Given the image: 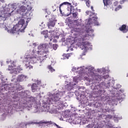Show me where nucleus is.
I'll list each match as a JSON object with an SVG mask.
<instances>
[{
  "instance_id": "obj_54",
  "label": "nucleus",
  "mask_w": 128,
  "mask_h": 128,
  "mask_svg": "<svg viewBox=\"0 0 128 128\" xmlns=\"http://www.w3.org/2000/svg\"><path fill=\"white\" fill-rule=\"evenodd\" d=\"M48 15H46V16H45L46 18H48Z\"/></svg>"
},
{
  "instance_id": "obj_60",
  "label": "nucleus",
  "mask_w": 128,
  "mask_h": 128,
  "mask_svg": "<svg viewBox=\"0 0 128 128\" xmlns=\"http://www.w3.org/2000/svg\"><path fill=\"white\" fill-rule=\"evenodd\" d=\"M20 58H22V57H21Z\"/></svg>"
},
{
  "instance_id": "obj_15",
  "label": "nucleus",
  "mask_w": 128,
  "mask_h": 128,
  "mask_svg": "<svg viewBox=\"0 0 128 128\" xmlns=\"http://www.w3.org/2000/svg\"><path fill=\"white\" fill-rule=\"evenodd\" d=\"M40 80H36V83L33 84L31 86V88L32 92H38L40 88Z\"/></svg>"
},
{
  "instance_id": "obj_31",
  "label": "nucleus",
  "mask_w": 128,
  "mask_h": 128,
  "mask_svg": "<svg viewBox=\"0 0 128 128\" xmlns=\"http://www.w3.org/2000/svg\"><path fill=\"white\" fill-rule=\"evenodd\" d=\"M104 128V124H100V123H98L97 124V128Z\"/></svg>"
},
{
  "instance_id": "obj_50",
  "label": "nucleus",
  "mask_w": 128,
  "mask_h": 128,
  "mask_svg": "<svg viewBox=\"0 0 128 128\" xmlns=\"http://www.w3.org/2000/svg\"><path fill=\"white\" fill-rule=\"evenodd\" d=\"M32 124V122H29V123H28V124Z\"/></svg>"
},
{
  "instance_id": "obj_19",
  "label": "nucleus",
  "mask_w": 128,
  "mask_h": 128,
  "mask_svg": "<svg viewBox=\"0 0 128 128\" xmlns=\"http://www.w3.org/2000/svg\"><path fill=\"white\" fill-rule=\"evenodd\" d=\"M64 4H65L66 6V4H68V6H71L72 4L68 2H64L62 4H61L59 6V10L60 14L62 12V9H60V8H62V6H64Z\"/></svg>"
},
{
  "instance_id": "obj_8",
  "label": "nucleus",
  "mask_w": 128,
  "mask_h": 128,
  "mask_svg": "<svg viewBox=\"0 0 128 128\" xmlns=\"http://www.w3.org/2000/svg\"><path fill=\"white\" fill-rule=\"evenodd\" d=\"M89 106H94V108H97L96 110L98 112H108L112 114H114V110L110 109L108 108H103L102 105L100 102H96V104H90Z\"/></svg>"
},
{
  "instance_id": "obj_63",
  "label": "nucleus",
  "mask_w": 128,
  "mask_h": 128,
  "mask_svg": "<svg viewBox=\"0 0 128 128\" xmlns=\"http://www.w3.org/2000/svg\"><path fill=\"white\" fill-rule=\"evenodd\" d=\"M58 84H56V86H58Z\"/></svg>"
},
{
  "instance_id": "obj_12",
  "label": "nucleus",
  "mask_w": 128,
  "mask_h": 128,
  "mask_svg": "<svg viewBox=\"0 0 128 128\" xmlns=\"http://www.w3.org/2000/svg\"><path fill=\"white\" fill-rule=\"evenodd\" d=\"M40 103L38 102V100H36V102L32 103V106L30 108V110H28V108H22L21 112L22 110H32V112H40Z\"/></svg>"
},
{
  "instance_id": "obj_47",
  "label": "nucleus",
  "mask_w": 128,
  "mask_h": 128,
  "mask_svg": "<svg viewBox=\"0 0 128 128\" xmlns=\"http://www.w3.org/2000/svg\"><path fill=\"white\" fill-rule=\"evenodd\" d=\"M74 112H76V108H74Z\"/></svg>"
},
{
  "instance_id": "obj_52",
  "label": "nucleus",
  "mask_w": 128,
  "mask_h": 128,
  "mask_svg": "<svg viewBox=\"0 0 128 128\" xmlns=\"http://www.w3.org/2000/svg\"><path fill=\"white\" fill-rule=\"evenodd\" d=\"M65 22L66 24V22H68V20H66Z\"/></svg>"
},
{
  "instance_id": "obj_32",
  "label": "nucleus",
  "mask_w": 128,
  "mask_h": 128,
  "mask_svg": "<svg viewBox=\"0 0 128 128\" xmlns=\"http://www.w3.org/2000/svg\"><path fill=\"white\" fill-rule=\"evenodd\" d=\"M120 8H122V6L119 5V6H118L117 8H115V11L118 12V10H120Z\"/></svg>"
},
{
  "instance_id": "obj_20",
  "label": "nucleus",
  "mask_w": 128,
  "mask_h": 128,
  "mask_svg": "<svg viewBox=\"0 0 128 128\" xmlns=\"http://www.w3.org/2000/svg\"><path fill=\"white\" fill-rule=\"evenodd\" d=\"M103 2L104 6H108L112 4V2H110V0H103Z\"/></svg>"
},
{
  "instance_id": "obj_61",
  "label": "nucleus",
  "mask_w": 128,
  "mask_h": 128,
  "mask_svg": "<svg viewBox=\"0 0 128 128\" xmlns=\"http://www.w3.org/2000/svg\"><path fill=\"white\" fill-rule=\"evenodd\" d=\"M76 10H78V8H76Z\"/></svg>"
},
{
  "instance_id": "obj_56",
  "label": "nucleus",
  "mask_w": 128,
  "mask_h": 128,
  "mask_svg": "<svg viewBox=\"0 0 128 128\" xmlns=\"http://www.w3.org/2000/svg\"><path fill=\"white\" fill-rule=\"evenodd\" d=\"M28 20H30V18H28Z\"/></svg>"
},
{
  "instance_id": "obj_30",
  "label": "nucleus",
  "mask_w": 128,
  "mask_h": 128,
  "mask_svg": "<svg viewBox=\"0 0 128 128\" xmlns=\"http://www.w3.org/2000/svg\"><path fill=\"white\" fill-rule=\"evenodd\" d=\"M48 68L50 70L51 72H54V69L52 68V66L50 65L48 66Z\"/></svg>"
},
{
  "instance_id": "obj_43",
  "label": "nucleus",
  "mask_w": 128,
  "mask_h": 128,
  "mask_svg": "<svg viewBox=\"0 0 128 128\" xmlns=\"http://www.w3.org/2000/svg\"><path fill=\"white\" fill-rule=\"evenodd\" d=\"M91 10H92V12H94V7H92V6H91Z\"/></svg>"
},
{
  "instance_id": "obj_55",
  "label": "nucleus",
  "mask_w": 128,
  "mask_h": 128,
  "mask_svg": "<svg viewBox=\"0 0 128 128\" xmlns=\"http://www.w3.org/2000/svg\"><path fill=\"white\" fill-rule=\"evenodd\" d=\"M79 12H80V10H78Z\"/></svg>"
},
{
  "instance_id": "obj_6",
  "label": "nucleus",
  "mask_w": 128,
  "mask_h": 128,
  "mask_svg": "<svg viewBox=\"0 0 128 128\" xmlns=\"http://www.w3.org/2000/svg\"><path fill=\"white\" fill-rule=\"evenodd\" d=\"M66 92L59 90L54 92L53 94L50 92H48L46 97H44L42 100V106L40 108V110L41 112H50V114H52V111L50 108V104H56L60 108H66L68 106L67 104H64V102L60 100V98H64L63 97Z\"/></svg>"
},
{
  "instance_id": "obj_24",
  "label": "nucleus",
  "mask_w": 128,
  "mask_h": 128,
  "mask_svg": "<svg viewBox=\"0 0 128 128\" xmlns=\"http://www.w3.org/2000/svg\"><path fill=\"white\" fill-rule=\"evenodd\" d=\"M105 118L106 120H112V116L110 114H108L107 116L105 115Z\"/></svg>"
},
{
  "instance_id": "obj_10",
  "label": "nucleus",
  "mask_w": 128,
  "mask_h": 128,
  "mask_svg": "<svg viewBox=\"0 0 128 128\" xmlns=\"http://www.w3.org/2000/svg\"><path fill=\"white\" fill-rule=\"evenodd\" d=\"M76 97V100H80V102H81L80 104L78 105L79 108H82V104H86V106H90V104H94V103H88L86 100V96L84 94H80L79 92H75V94Z\"/></svg>"
},
{
  "instance_id": "obj_26",
  "label": "nucleus",
  "mask_w": 128,
  "mask_h": 128,
  "mask_svg": "<svg viewBox=\"0 0 128 128\" xmlns=\"http://www.w3.org/2000/svg\"><path fill=\"white\" fill-rule=\"evenodd\" d=\"M78 78L76 76V77H74L73 78V84H78Z\"/></svg>"
},
{
  "instance_id": "obj_64",
  "label": "nucleus",
  "mask_w": 128,
  "mask_h": 128,
  "mask_svg": "<svg viewBox=\"0 0 128 128\" xmlns=\"http://www.w3.org/2000/svg\"><path fill=\"white\" fill-rule=\"evenodd\" d=\"M66 24H68V23H66Z\"/></svg>"
},
{
  "instance_id": "obj_4",
  "label": "nucleus",
  "mask_w": 128,
  "mask_h": 128,
  "mask_svg": "<svg viewBox=\"0 0 128 128\" xmlns=\"http://www.w3.org/2000/svg\"><path fill=\"white\" fill-rule=\"evenodd\" d=\"M24 86H22L20 84H14V88L12 89V93L10 96L14 99V104L12 108H8L7 112L8 114H12L14 110L16 112L22 111V108H28L30 110L32 108V104L36 102V98L30 96V92L29 90H26L24 92H19L24 90Z\"/></svg>"
},
{
  "instance_id": "obj_11",
  "label": "nucleus",
  "mask_w": 128,
  "mask_h": 128,
  "mask_svg": "<svg viewBox=\"0 0 128 128\" xmlns=\"http://www.w3.org/2000/svg\"><path fill=\"white\" fill-rule=\"evenodd\" d=\"M69 112V114H68ZM69 118L68 122H72L74 124V120H76V118H74V116H70V111H64V112H62V114H61V118H60V120H64V118Z\"/></svg>"
},
{
  "instance_id": "obj_9",
  "label": "nucleus",
  "mask_w": 128,
  "mask_h": 128,
  "mask_svg": "<svg viewBox=\"0 0 128 128\" xmlns=\"http://www.w3.org/2000/svg\"><path fill=\"white\" fill-rule=\"evenodd\" d=\"M10 62L11 65L8 66V70H10V74H18L22 72V68H20V66H18V68H14L16 66V62H12V60H8L6 61V64H8Z\"/></svg>"
},
{
  "instance_id": "obj_51",
  "label": "nucleus",
  "mask_w": 128,
  "mask_h": 128,
  "mask_svg": "<svg viewBox=\"0 0 128 128\" xmlns=\"http://www.w3.org/2000/svg\"><path fill=\"white\" fill-rule=\"evenodd\" d=\"M62 42H64V38H62Z\"/></svg>"
},
{
  "instance_id": "obj_46",
  "label": "nucleus",
  "mask_w": 128,
  "mask_h": 128,
  "mask_svg": "<svg viewBox=\"0 0 128 128\" xmlns=\"http://www.w3.org/2000/svg\"><path fill=\"white\" fill-rule=\"evenodd\" d=\"M42 124H48V122H42Z\"/></svg>"
},
{
  "instance_id": "obj_36",
  "label": "nucleus",
  "mask_w": 128,
  "mask_h": 128,
  "mask_svg": "<svg viewBox=\"0 0 128 128\" xmlns=\"http://www.w3.org/2000/svg\"><path fill=\"white\" fill-rule=\"evenodd\" d=\"M114 120L115 122H118V118L116 116H114Z\"/></svg>"
},
{
  "instance_id": "obj_1",
  "label": "nucleus",
  "mask_w": 128,
  "mask_h": 128,
  "mask_svg": "<svg viewBox=\"0 0 128 128\" xmlns=\"http://www.w3.org/2000/svg\"><path fill=\"white\" fill-rule=\"evenodd\" d=\"M72 70L77 72L80 78L86 82V86H90V88L93 90L91 94V98L92 95L94 94L96 92H98L100 89L102 88V83H100V82H102V80L106 82L104 80L110 79V75L108 73L110 72L108 67L98 68L97 72L100 74L94 73L96 69L92 66H81L78 68L73 67Z\"/></svg>"
},
{
  "instance_id": "obj_59",
  "label": "nucleus",
  "mask_w": 128,
  "mask_h": 128,
  "mask_svg": "<svg viewBox=\"0 0 128 128\" xmlns=\"http://www.w3.org/2000/svg\"><path fill=\"white\" fill-rule=\"evenodd\" d=\"M127 76V78L128 77V74H127V76Z\"/></svg>"
},
{
  "instance_id": "obj_45",
  "label": "nucleus",
  "mask_w": 128,
  "mask_h": 128,
  "mask_svg": "<svg viewBox=\"0 0 128 128\" xmlns=\"http://www.w3.org/2000/svg\"><path fill=\"white\" fill-rule=\"evenodd\" d=\"M2 2H4V0H0Z\"/></svg>"
},
{
  "instance_id": "obj_28",
  "label": "nucleus",
  "mask_w": 128,
  "mask_h": 128,
  "mask_svg": "<svg viewBox=\"0 0 128 128\" xmlns=\"http://www.w3.org/2000/svg\"><path fill=\"white\" fill-rule=\"evenodd\" d=\"M42 10H44V12H46V14H50V10H48V8H44V9H42Z\"/></svg>"
},
{
  "instance_id": "obj_18",
  "label": "nucleus",
  "mask_w": 128,
  "mask_h": 128,
  "mask_svg": "<svg viewBox=\"0 0 128 128\" xmlns=\"http://www.w3.org/2000/svg\"><path fill=\"white\" fill-rule=\"evenodd\" d=\"M32 6H30L27 10V12L22 14V16H27L28 18V16H32V12H30V10H32Z\"/></svg>"
},
{
  "instance_id": "obj_37",
  "label": "nucleus",
  "mask_w": 128,
  "mask_h": 128,
  "mask_svg": "<svg viewBox=\"0 0 128 128\" xmlns=\"http://www.w3.org/2000/svg\"><path fill=\"white\" fill-rule=\"evenodd\" d=\"M68 56H70V54H68L64 55V59H66V58L68 59Z\"/></svg>"
},
{
  "instance_id": "obj_14",
  "label": "nucleus",
  "mask_w": 128,
  "mask_h": 128,
  "mask_svg": "<svg viewBox=\"0 0 128 128\" xmlns=\"http://www.w3.org/2000/svg\"><path fill=\"white\" fill-rule=\"evenodd\" d=\"M65 88L67 90H72L74 88H76V84H74L72 82H71L70 80H66L65 81Z\"/></svg>"
},
{
  "instance_id": "obj_33",
  "label": "nucleus",
  "mask_w": 128,
  "mask_h": 128,
  "mask_svg": "<svg viewBox=\"0 0 128 128\" xmlns=\"http://www.w3.org/2000/svg\"><path fill=\"white\" fill-rule=\"evenodd\" d=\"M90 1L89 0H86V4L88 8H90Z\"/></svg>"
},
{
  "instance_id": "obj_48",
  "label": "nucleus",
  "mask_w": 128,
  "mask_h": 128,
  "mask_svg": "<svg viewBox=\"0 0 128 128\" xmlns=\"http://www.w3.org/2000/svg\"><path fill=\"white\" fill-rule=\"evenodd\" d=\"M44 24V22H42V23H41V24H40V26H42V24Z\"/></svg>"
},
{
  "instance_id": "obj_39",
  "label": "nucleus",
  "mask_w": 128,
  "mask_h": 128,
  "mask_svg": "<svg viewBox=\"0 0 128 128\" xmlns=\"http://www.w3.org/2000/svg\"><path fill=\"white\" fill-rule=\"evenodd\" d=\"M116 118H117V119H118V120H122V116H118V117H116Z\"/></svg>"
},
{
  "instance_id": "obj_57",
  "label": "nucleus",
  "mask_w": 128,
  "mask_h": 128,
  "mask_svg": "<svg viewBox=\"0 0 128 128\" xmlns=\"http://www.w3.org/2000/svg\"><path fill=\"white\" fill-rule=\"evenodd\" d=\"M68 50H70V49H68V50H67V52H68Z\"/></svg>"
},
{
  "instance_id": "obj_42",
  "label": "nucleus",
  "mask_w": 128,
  "mask_h": 128,
  "mask_svg": "<svg viewBox=\"0 0 128 128\" xmlns=\"http://www.w3.org/2000/svg\"><path fill=\"white\" fill-rule=\"evenodd\" d=\"M38 44L36 42H35L34 44H33V45L34 46H36V45Z\"/></svg>"
},
{
  "instance_id": "obj_35",
  "label": "nucleus",
  "mask_w": 128,
  "mask_h": 128,
  "mask_svg": "<svg viewBox=\"0 0 128 128\" xmlns=\"http://www.w3.org/2000/svg\"><path fill=\"white\" fill-rule=\"evenodd\" d=\"M72 16H73L74 18H76V16H78V12H75L73 13Z\"/></svg>"
},
{
  "instance_id": "obj_29",
  "label": "nucleus",
  "mask_w": 128,
  "mask_h": 128,
  "mask_svg": "<svg viewBox=\"0 0 128 128\" xmlns=\"http://www.w3.org/2000/svg\"><path fill=\"white\" fill-rule=\"evenodd\" d=\"M76 94L75 92H69L68 96L69 98H72L73 96H74Z\"/></svg>"
},
{
  "instance_id": "obj_5",
  "label": "nucleus",
  "mask_w": 128,
  "mask_h": 128,
  "mask_svg": "<svg viewBox=\"0 0 128 128\" xmlns=\"http://www.w3.org/2000/svg\"><path fill=\"white\" fill-rule=\"evenodd\" d=\"M58 46L56 44H52L50 43L40 44L36 48H34L32 52L34 55H28L26 54L23 58V62L26 64V66L29 68H32V66H30V64H36L40 62L42 64L44 60H46L48 58V48H53L54 50H56Z\"/></svg>"
},
{
  "instance_id": "obj_7",
  "label": "nucleus",
  "mask_w": 128,
  "mask_h": 128,
  "mask_svg": "<svg viewBox=\"0 0 128 128\" xmlns=\"http://www.w3.org/2000/svg\"><path fill=\"white\" fill-rule=\"evenodd\" d=\"M0 80H1L2 88L1 90H6V97L5 98L8 100L12 93V90L14 88V84H12V83L10 84H6V82H8V79L2 75V72H0Z\"/></svg>"
},
{
  "instance_id": "obj_2",
  "label": "nucleus",
  "mask_w": 128,
  "mask_h": 128,
  "mask_svg": "<svg viewBox=\"0 0 128 128\" xmlns=\"http://www.w3.org/2000/svg\"><path fill=\"white\" fill-rule=\"evenodd\" d=\"M90 12L92 14L90 16V18L86 20L85 24L82 25V19L74 20V24H76L75 28H74V34L76 36V38L78 40L79 44L78 46L81 50H84V52L82 56H86L85 52H86L88 50H92V46L90 43L88 42L90 38H94V30L92 29V22L90 20H93L94 24V26H100L98 22V17L96 14L94 12H92V11H86V14H90Z\"/></svg>"
},
{
  "instance_id": "obj_3",
  "label": "nucleus",
  "mask_w": 128,
  "mask_h": 128,
  "mask_svg": "<svg viewBox=\"0 0 128 128\" xmlns=\"http://www.w3.org/2000/svg\"><path fill=\"white\" fill-rule=\"evenodd\" d=\"M102 86L99 89L98 92L92 95V98H96L100 96L101 98L106 100L107 104L112 106L118 104V102H120L126 98V94H124V90H120L116 91L118 88H120L122 86L120 84L114 85V80L109 78L107 81L101 82Z\"/></svg>"
},
{
  "instance_id": "obj_17",
  "label": "nucleus",
  "mask_w": 128,
  "mask_h": 128,
  "mask_svg": "<svg viewBox=\"0 0 128 128\" xmlns=\"http://www.w3.org/2000/svg\"><path fill=\"white\" fill-rule=\"evenodd\" d=\"M120 32H122L123 34H126L128 32V26L126 24H123L121 27L119 28Z\"/></svg>"
},
{
  "instance_id": "obj_49",
  "label": "nucleus",
  "mask_w": 128,
  "mask_h": 128,
  "mask_svg": "<svg viewBox=\"0 0 128 128\" xmlns=\"http://www.w3.org/2000/svg\"><path fill=\"white\" fill-rule=\"evenodd\" d=\"M70 50H74V48H70Z\"/></svg>"
},
{
  "instance_id": "obj_34",
  "label": "nucleus",
  "mask_w": 128,
  "mask_h": 128,
  "mask_svg": "<svg viewBox=\"0 0 128 128\" xmlns=\"http://www.w3.org/2000/svg\"><path fill=\"white\" fill-rule=\"evenodd\" d=\"M2 83H0V92H5V94H6V90H2Z\"/></svg>"
},
{
  "instance_id": "obj_16",
  "label": "nucleus",
  "mask_w": 128,
  "mask_h": 128,
  "mask_svg": "<svg viewBox=\"0 0 128 128\" xmlns=\"http://www.w3.org/2000/svg\"><path fill=\"white\" fill-rule=\"evenodd\" d=\"M57 20L56 19V18L54 16L52 18L49 19V22L48 23V28H54L56 26V22Z\"/></svg>"
},
{
  "instance_id": "obj_41",
  "label": "nucleus",
  "mask_w": 128,
  "mask_h": 128,
  "mask_svg": "<svg viewBox=\"0 0 128 128\" xmlns=\"http://www.w3.org/2000/svg\"><path fill=\"white\" fill-rule=\"evenodd\" d=\"M118 2H114V6H118Z\"/></svg>"
},
{
  "instance_id": "obj_13",
  "label": "nucleus",
  "mask_w": 128,
  "mask_h": 128,
  "mask_svg": "<svg viewBox=\"0 0 128 128\" xmlns=\"http://www.w3.org/2000/svg\"><path fill=\"white\" fill-rule=\"evenodd\" d=\"M28 78V76L24 75L22 74H20L18 76V78H13L12 80V84H13V86H14V84H18V82H24V80H26Z\"/></svg>"
},
{
  "instance_id": "obj_38",
  "label": "nucleus",
  "mask_w": 128,
  "mask_h": 128,
  "mask_svg": "<svg viewBox=\"0 0 128 128\" xmlns=\"http://www.w3.org/2000/svg\"><path fill=\"white\" fill-rule=\"evenodd\" d=\"M126 0H121L120 2L121 4H124L125 2H126Z\"/></svg>"
},
{
  "instance_id": "obj_27",
  "label": "nucleus",
  "mask_w": 128,
  "mask_h": 128,
  "mask_svg": "<svg viewBox=\"0 0 128 128\" xmlns=\"http://www.w3.org/2000/svg\"><path fill=\"white\" fill-rule=\"evenodd\" d=\"M50 42H52V40L53 42H56L57 40L56 39H54V36H50L48 38Z\"/></svg>"
},
{
  "instance_id": "obj_58",
  "label": "nucleus",
  "mask_w": 128,
  "mask_h": 128,
  "mask_svg": "<svg viewBox=\"0 0 128 128\" xmlns=\"http://www.w3.org/2000/svg\"><path fill=\"white\" fill-rule=\"evenodd\" d=\"M126 38H128V36H126Z\"/></svg>"
},
{
  "instance_id": "obj_22",
  "label": "nucleus",
  "mask_w": 128,
  "mask_h": 128,
  "mask_svg": "<svg viewBox=\"0 0 128 128\" xmlns=\"http://www.w3.org/2000/svg\"><path fill=\"white\" fill-rule=\"evenodd\" d=\"M106 128H122L120 127H112V125L110 123V121H108V123L106 124Z\"/></svg>"
},
{
  "instance_id": "obj_21",
  "label": "nucleus",
  "mask_w": 128,
  "mask_h": 128,
  "mask_svg": "<svg viewBox=\"0 0 128 128\" xmlns=\"http://www.w3.org/2000/svg\"><path fill=\"white\" fill-rule=\"evenodd\" d=\"M42 34H43L45 38H47L48 40L50 38V36H48V31L47 30H44L42 32H41Z\"/></svg>"
},
{
  "instance_id": "obj_53",
  "label": "nucleus",
  "mask_w": 128,
  "mask_h": 128,
  "mask_svg": "<svg viewBox=\"0 0 128 128\" xmlns=\"http://www.w3.org/2000/svg\"><path fill=\"white\" fill-rule=\"evenodd\" d=\"M68 78V77L66 76H64L65 78Z\"/></svg>"
},
{
  "instance_id": "obj_25",
  "label": "nucleus",
  "mask_w": 128,
  "mask_h": 128,
  "mask_svg": "<svg viewBox=\"0 0 128 128\" xmlns=\"http://www.w3.org/2000/svg\"><path fill=\"white\" fill-rule=\"evenodd\" d=\"M98 118V120H104V118H106V115L104 114H100L99 115Z\"/></svg>"
},
{
  "instance_id": "obj_40",
  "label": "nucleus",
  "mask_w": 128,
  "mask_h": 128,
  "mask_svg": "<svg viewBox=\"0 0 128 128\" xmlns=\"http://www.w3.org/2000/svg\"><path fill=\"white\" fill-rule=\"evenodd\" d=\"M87 128H92V125L89 124L88 126H87Z\"/></svg>"
},
{
  "instance_id": "obj_23",
  "label": "nucleus",
  "mask_w": 128,
  "mask_h": 128,
  "mask_svg": "<svg viewBox=\"0 0 128 128\" xmlns=\"http://www.w3.org/2000/svg\"><path fill=\"white\" fill-rule=\"evenodd\" d=\"M70 6L69 10L68 9V10H69L70 12L69 14H72V12H74V6L70 5Z\"/></svg>"
},
{
  "instance_id": "obj_44",
  "label": "nucleus",
  "mask_w": 128,
  "mask_h": 128,
  "mask_svg": "<svg viewBox=\"0 0 128 128\" xmlns=\"http://www.w3.org/2000/svg\"><path fill=\"white\" fill-rule=\"evenodd\" d=\"M44 24L43 28L40 27V30H44Z\"/></svg>"
},
{
  "instance_id": "obj_62",
  "label": "nucleus",
  "mask_w": 128,
  "mask_h": 128,
  "mask_svg": "<svg viewBox=\"0 0 128 128\" xmlns=\"http://www.w3.org/2000/svg\"><path fill=\"white\" fill-rule=\"evenodd\" d=\"M40 66H42V65L40 64Z\"/></svg>"
}]
</instances>
